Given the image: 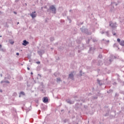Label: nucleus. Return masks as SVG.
Masks as SVG:
<instances>
[{
  "label": "nucleus",
  "mask_w": 124,
  "mask_h": 124,
  "mask_svg": "<svg viewBox=\"0 0 124 124\" xmlns=\"http://www.w3.org/2000/svg\"><path fill=\"white\" fill-rule=\"evenodd\" d=\"M49 10L50 11H51L52 13L53 14H56V13H57V9L55 7L54 5L50 6Z\"/></svg>",
  "instance_id": "nucleus-1"
},
{
  "label": "nucleus",
  "mask_w": 124,
  "mask_h": 124,
  "mask_svg": "<svg viewBox=\"0 0 124 124\" xmlns=\"http://www.w3.org/2000/svg\"><path fill=\"white\" fill-rule=\"evenodd\" d=\"M109 26H110L112 29H115V28L118 27V24H117V22L113 23L112 22H110Z\"/></svg>",
  "instance_id": "nucleus-2"
},
{
  "label": "nucleus",
  "mask_w": 124,
  "mask_h": 124,
  "mask_svg": "<svg viewBox=\"0 0 124 124\" xmlns=\"http://www.w3.org/2000/svg\"><path fill=\"white\" fill-rule=\"evenodd\" d=\"M80 30L82 32H84V33H86V34H91V33L89 32V30L87 29H85L84 27L80 28Z\"/></svg>",
  "instance_id": "nucleus-3"
},
{
  "label": "nucleus",
  "mask_w": 124,
  "mask_h": 124,
  "mask_svg": "<svg viewBox=\"0 0 124 124\" xmlns=\"http://www.w3.org/2000/svg\"><path fill=\"white\" fill-rule=\"evenodd\" d=\"M108 61H105L104 62V63L105 65L108 66L109 65L110 63L113 62V59H109L108 60L107 59Z\"/></svg>",
  "instance_id": "nucleus-4"
},
{
  "label": "nucleus",
  "mask_w": 124,
  "mask_h": 124,
  "mask_svg": "<svg viewBox=\"0 0 124 124\" xmlns=\"http://www.w3.org/2000/svg\"><path fill=\"white\" fill-rule=\"evenodd\" d=\"M74 71L72 72L69 75V78L70 79H71L72 80L74 79Z\"/></svg>",
  "instance_id": "nucleus-5"
},
{
  "label": "nucleus",
  "mask_w": 124,
  "mask_h": 124,
  "mask_svg": "<svg viewBox=\"0 0 124 124\" xmlns=\"http://www.w3.org/2000/svg\"><path fill=\"white\" fill-rule=\"evenodd\" d=\"M37 53L39 55V56L42 57L43 54H44V53H45V51L44 50H41L40 51H38Z\"/></svg>",
  "instance_id": "nucleus-6"
},
{
  "label": "nucleus",
  "mask_w": 124,
  "mask_h": 124,
  "mask_svg": "<svg viewBox=\"0 0 124 124\" xmlns=\"http://www.w3.org/2000/svg\"><path fill=\"white\" fill-rule=\"evenodd\" d=\"M36 12L34 11L32 12L31 14H30V16L33 19L34 18H35L36 17V15H35Z\"/></svg>",
  "instance_id": "nucleus-7"
},
{
  "label": "nucleus",
  "mask_w": 124,
  "mask_h": 124,
  "mask_svg": "<svg viewBox=\"0 0 124 124\" xmlns=\"http://www.w3.org/2000/svg\"><path fill=\"white\" fill-rule=\"evenodd\" d=\"M48 101L49 100L48 99V97H44L43 98V102H44V103H46V102H48Z\"/></svg>",
  "instance_id": "nucleus-8"
},
{
  "label": "nucleus",
  "mask_w": 124,
  "mask_h": 124,
  "mask_svg": "<svg viewBox=\"0 0 124 124\" xmlns=\"http://www.w3.org/2000/svg\"><path fill=\"white\" fill-rule=\"evenodd\" d=\"M95 49L94 48V47H90L89 50V53H90V54L93 53V51H94Z\"/></svg>",
  "instance_id": "nucleus-9"
},
{
  "label": "nucleus",
  "mask_w": 124,
  "mask_h": 124,
  "mask_svg": "<svg viewBox=\"0 0 124 124\" xmlns=\"http://www.w3.org/2000/svg\"><path fill=\"white\" fill-rule=\"evenodd\" d=\"M81 46V45L78 46V49H79V50H78V52L80 53V50H83V49H84V44H82L81 46H82V47H81V48H80V46Z\"/></svg>",
  "instance_id": "nucleus-10"
},
{
  "label": "nucleus",
  "mask_w": 124,
  "mask_h": 124,
  "mask_svg": "<svg viewBox=\"0 0 124 124\" xmlns=\"http://www.w3.org/2000/svg\"><path fill=\"white\" fill-rule=\"evenodd\" d=\"M28 44H29V42L27 41L26 40L23 41V43H22V45H23V46H27Z\"/></svg>",
  "instance_id": "nucleus-11"
},
{
  "label": "nucleus",
  "mask_w": 124,
  "mask_h": 124,
  "mask_svg": "<svg viewBox=\"0 0 124 124\" xmlns=\"http://www.w3.org/2000/svg\"><path fill=\"white\" fill-rule=\"evenodd\" d=\"M102 43H105V44H108V43H109V41L106 40H105L104 39H103L102 40Z\"/></svg>",
  "instance_id": "nucleus-12"
},
{
  "label": "nucleus",
  "mask_w": 124,
  "mask_h": 124,
  "mask_svg": "<svg viewBox=\"0 0 124 124\" xmlns=\"http://www.w3.org/2000/svg\"><path fill=\"white\" fill-rule=\"evenodd\" d=\"M19 97H21V96H24V95H25V93L23 91L20 92L19 93Z\"/></svg>",
  "instance_id": "nucleus-13"
},
{
  "label": "nucleus",
  "mask_w": 124,
  "mask_h": 124,
  "mask_svg": "<svg viewBox=\"0 0 124 124\" xmlns=\"http://www.w3.org/2000/svg\"><path fill=\"white\" fill-rule=\"evenodd\" d=\"M66 101V103H69V104H74V101L67 100Z\"/></svg>",
  "instance_id": "nucleus-14"
},
{
  "label": "nucleus",
  "mask_w": 124,
  "mask_h": 124,
  "mask_svg": "<svg viewBox=\"0 0 124 124\" xmlns=\"http://www.w3.org/2000/svg\"><path fill=\"white\" fill-rule=\"evenodd\" d=\"M97 82L98 84H99V85H100V86H102V85L103 84V81L101 80L97 79Z\"/></svg>",
  "instance_id": "nucleus-15"
},
{
  "label": "nucleus",
  "mask_w": 124,
  "mask_h": 124,
  "mask_svg": "<svg viewBox=\"0 0 124 124\" xmlns=\"http://www.w3.org/2000/svg\"><path fill=\"white\" fill-rule=\"evenodd\" d=\"M2 83H7L8 84H10V82H9V81L5 80L4 79L3 80L1 81L0 84H2Z\"/></svg>",
  "instance_id": "nucleus-16"
},
{
  "label": "nucleus",
  "mask_w": 124,
  "mask_h": 124,
  "mask_svg": "<svg viewBox=\"0 0 124 124\" xmlns=\"http://www.w3.org/2000/svg\"><path fill=\"white\" fill-rule=\"evenodd\" d=\"M102 64H103V62H102V61H101V60H98L97 65H102Z\"/></svg>",
  "instance_id": "nucleus-17"
},
{
  "label": "nucleus",
  "mask_w": 124,
  "mask_h": 124,
  "mask_svg": "<svg viewBox=\"0 0 124 124\" xmlns=\"http://www.w3.org/2000/svg\"><path fill=\"white\" fill-rule=\"evenodd\" d=\"M111 5H112L113 8H114V5L117 6V5H118V3H116V2H111Z\"/></svg>",
  "instance_id": "nucleus-18"
},
{
  "label": "nucleus",
  "mask_w": 124,
  "mask_h": 124,
  "mask_svg": "<svg viewBox=\"0 0 124 124\" xmlns=\"http://www.w3.org/2000/svg\"><path fill=\"white\" fill-rule=\"evenodd\" d=\"M120 23H121V24H124V17L120 19Z\"/></svg>",
  "instance_id": "nucleus-19"
},
{
  "label": "nucleus",
  "mask_w": 124,
  "mask_h": 124,
  "mask_svg": "<svg viewBox=\"0 0 124 124\" xmlns=\"http://www.w3.org/2000/svg\"><path fill=\"white\" fill-rule=\"evenodd\" d=\"M120 45L121 46H124V41H121L120 43Z\"/></svg>",
  "instance_id": "nucleus-20"
},
{
  "label": "nucleus",
  "mask_w": 124,
  "mask_h": 124,
  "mask_svg": "<svg viewBox=\"0 0 124 124\" xmlns=\"http://www.w3.org/2000/svg\"><path fill=\"white\" fill-rule=\"evenodd\" d=\"M108 93H113V90L110 89L108 91H107Z\"/></svg>",
  "instance_id": "nucleus-21"
},
{
  "label": "nucleus",
  "mask_w": 124,
  "mask_h": 124,
  "mask_svg": "<svg viewBox=\"0 0 124 124\" xmlns=\"http://www.w3.org/2000/svg\"><path fill=\"white\" fill-rule=\"evenodd\" d=\"M61 81H62V80L61 79V78H57V80H56V82H61Z\"/></svg>",
  "instance_id": "nucleus-22"
},
{
  "label": "nucleus",
  "mask_w": 124,
  "mask_h": 124,
  "mask_svg": "<svg viewBox=\"0 0 124 124\" xmlns=\"http://www.w3.org/2000/svg\"><path fill=\"white\" fill-rule=\"evenodd\" d=\"M106 34H107V36H108L109 37V36H110V35L109 34V31H107L106 32Z\"/></svg>",
  "instance_id": "nucleus-23"
},
{
  "label": "nucleus",
  "mask_w": 124,
  "mask_h": 124,
  "mask_svg": "<svg viewBox=\"0 0 124 124\" xmlns=\"http://www.w3.org/2000/svg\"><path fill=\"white\" fill-rule=\"evenodd\" d=\"M63 123H64V124H65L66 123H67V122H68V119H65L63 121Z\"/></svg>",
  "instance_id": "nucleus-24"
},
{
  "label": "nucleus",
  "mask_w": 124,
  "mask_h": 124,
  "mask_svg": "<svg viewBox=\"0 0 124 124\" xmlns=\"http://www.w3.org/2000/svg\"><path fill=\"white\" fill-rule=\"evenodd\" d=\"M50 41H54V40H55V39L54 38V37H50Z\"/></svg>",
  "instance_id": "nucleus-25"
},
{
  "label": "nucleus",
  "mask_w": 124,
  "mask_h": 124,
  "mask_svg": "<svg viewBox=\"0 0 124 124\" xmlns=\"http://www.w3.org/2000/svg\"><path fill=\"white\" fill-rule=\"evenodd\" d=\"M113 47H117L118 48V44H114L113 45Z\"/></svg>",
  "instance_id": "nucleus-26"
},
{
  "label": "nucleus",
  "mask_w": 124,
  "mask_h": 124,
  "mask_svg": "<svg viewBox=\"0 0 124 124\" xmlns=\"http://www.w3.org/2000/svg\"><path fill=\"white\" fill-rule=\"evenodd\" d=\"M98 58H99V59H102V55L99 54L98 55Z\"/></svg>",
  "instance_id": "nucleus-27"
},
{
  "label": "nucleus",
  "mask_w": 124,
  "mask_h": 124,
  "mask_svg": "<svg viewBox=\"0 0 124 124\" xmlns=\"http://www.w3.org/2000/svg\"><path fill=\"white\" fill-rule=\"evenodd\" d=\"M68 20H69V23H71V19H70V18H69V17L68 16L67 17Z\"/></svg>",
  "instance_id": "nucleus-28"
},
{
  "label": "nucleus",
  "mask_w": 124,
  "mask_h": 124,
  "mask_svg": "<svg viewBox=\"0 0 124 124\" xmlns=\"http://www.w3.org/2000/svg\"><path fill=\"white\" fill-rule=\"evenodd\" d=\"M90 41H91V39H88V41H86V43H87V44H89V43H90Z\"/></svg>",
  "instance_id": "nucleus-29"
},
{
  "label": "nucleus",
  "mask_w": 124,
  "mask_h": 124,
  "mask_svg": "<svg viewBox=\"0 0 124 124\" xmlns=\"http://www.w3.org/2000/svg\"><path fill=\"white\" fill-rule=\"evenodd\" d=\"M13 95V96H16L17 95V93L16 92L14 93Z\"/></svg>",
  "instance_id": "nucleus-30"
},
{
  "label": "nucleus",
  "mask_w": 124,
  "mask_h": 124,
  "mask_svg": "<svg viewBox=\"0 0 124 124\" xmlns=\"http://www.w3.org/2000/svg\"><path fill=\"white\" fill-rule=\"evenodd\" d=\"M105 117H107L108 116H109V113H106L105 114Z\"/></svg>",
  "instance_id": "nucleus-31"
},
{
  "label": "nucleus",
  "mask_w": 124,
  "mask_h": 124,
  "mask_svg": "<svg viewBox=\"0 0 124 124\" xmlns=\"http://www.w3.org/2000/svg\"><path fill=\"white\" fill-rule=\"evenodd\" d=\"M117 41H118V42H119V43H121V39L118 38V39H117Z\"/></svg>",
  "instance_id": "nucleus-32"
},
{
  "label": "nucleus",
  "mask_w": 124,
  "mask_h": 124,
  "mask_svg": "<svg viewBox=\"0 0 124 124\" xmlns=\"http://www.w3.org/2000/svg\"><path fill=\"white\" fill-rule=\"evenodd\" d=\"M9 42H10V44H12V45L14 44V41H11L10 42V41H9Z\"/></svg>",
  "instance_id": "nucleus-33"
},
{
  "label": "nucleus",
  "mask_w": 124,
  "mask_h": 124,
  "mask_svg": "<svg viewBox=\"0 0 124 124\" xmlns=\"http://www.w3.org/2000/svg\"><path fill=\"white\" fill-rule=\"evenodd\" d=\"M54 76H55V77H57V76H58V73H55L54 74Z\"/></svg>",
  "instance_id": "nucleus-34"
},
{
  "label": "nucleus",
  "mask_w": 124,
  "mask_h": 124,
  "mask_svg": "<svg viewBox=\"0 0 124 124\" xmlns=\"http://www.w3.org/2000/svg\"><path fill=\"white\" fill-rule=\"evenodd\" d=\"M93 42H96V41H97V40H96V39H93Z\"/></svg>",
  "instance_id": "nucleus-35"
},
{
  "label": "nucleus",
  "mask_w": 124,
  "mask_h": 124,
  "mask_svg": "<svg viewBox=\"0 0 124 124\" xmlns=\"http://www.w3.org/2000/svg\"><path fill=\"white\" fill-rule=\"evenodd\" d=\"M112 34L113 35H116V33H115V32H114L113 31H112Z\"/></svg>",
  "instance_id": "nucleus-36"
},
{
  "label": "nucleus",
  "mask_w": 124,
  "mask_h": 124,
  "mask_svg": "<svg viewBox=\"0 0 124 124\" xmlns=\"http://www.w3.org/2000/svg\"><path fill=\"white\" fill-rule=\"evenodd\" d=\"M36 63H37V64H39L40 63V62L38 61L36 62Z\"/></svg>",
  "instance_id": "nucleus-37"
},
{
  "label": "nucleus",
  "mask_w": 124,
  "mask_h": 124,
  "mask_svg": "<svg viewBox=\"0 0 124 124\" xmlns=\"http://www.w3.org/2000/svg\"><path fill=\"white\" fill-rule=\"evenodd\" d=\"M79 73L80 74V76H82V71H80Z\"/></svg>",
  "instance_id": "nucleus-38"
},
{
  "label": "nucleus",
  "mask_w": 124,
  "mask_h": 124,
  "mask_svg": "<svg viewBox=\"0 0 124 124\" xmlns=\"http://www.w3.org/2000/svg\"><path fill=\"white\" fill-rule=\"evenodd\" d=\"M119 96V94H118L117 93H115V96Z\"/></svg>",
  "instance_id": "nucleus-39"
},
{
  "label": "nucleus",
  "mask_w": 124,
  "mask_h": 124,
  "mask_svg": "<svg viewBox=\"0 0 124 124\" xmlns=\"http://www.w3.org/2000/svg\"><path fill=\"white\" fill-rule=\"evenodd\" d=\"M20 0H15V2H18Z\"/></svg>",
  "instance_id": "nucleus-40"
},
{
  "label": "nucleus",
  "mask_w": 124,
  "mask_h": 124,
  "mask_svg": "<svg viewBox=\"0 0 124 124\" xmlns=\"http://www.w3.org/2000/svg\"><path fill=\"white\" fill-rule=\"evenodd\" d=\"M100 33H101L102 34H104V31H102L100 32Z\"/></svg>",
  "instance_id": "nucleus-41"
},
{
  "label": "nucleus",
  "mask_w": 124,
  "mask_h": 124,
  "mask_svg": "<svg viewBox=\"0 0 124 124\" xmlns=\"http://www.w3.org/2000/svg\"><path fill=\"white\" fill-rule=\"evenodd\" d=\"M19 53L18 52H17V53H16V56H19Z\"/></svg>",
  "instance_id": "nucleus-42"
},
{
  "label": "nucleus",
  "mask_w": 124,
  "mask_h": 124,
  "mask_svg": "<svg viewBox=\"0 0 124 124\" xmlns=\"http://www.w3.org/2000/svg\"><path fill=\"white\" fill-rule=\"evenodd\" d=\"M93 98L94 99H97V97H94Z\"/></svg>",
  "instance_id": "nucleus-43"
},
{
  "label": "nucleus",
  "mask_w": 124,
  "mask_h": 124,
  "mask_svg": "<svg viewBox=\"0 0 124 124\" xmlns=\"http://www.w3.org/2000/svg\"><path fill=\"white\" fill-rule=\"evenodd\" d=\"M111 58H112V59H113V58H115V56H113V55H111Z\"/></svg>",
  "instance_id": "nucleus-44"
},
{
  "label": "nucleus",
  "mask_w": 124,
  "mask_h": 124,
  "mask_svg": "<svg viewBox=\"0 0 124 124\" xmlns=\"http://www.w3.org/2000/svg\"><path fill=\"white\" fill-rule=\"evenodd\" d=\"M27 69H28V70H31V69L29 67H27Z\"/></svg>",
  "instance_id": "nucleus-45"
},
{
  "label": "nucleus",
  "mask_w": 124,
  "mask_h": 124,
  "mask_svg": "<svg viewBox=\"0 0 124 124\" xmlns=\"http://www.w3.org/2000/svg\"><path fill=\"white\" fill-rule=\"evenodd\" d=\"M84 107L85 108H86V109H87V108L88 107H87V106H84Z\"/></svg>",
  "instance_id": "nucleus-46"
},
{
  "label": "nucleus",
  "mask_w": 124,
  "mask_h": 124,
  "mask_svg": "<svg viewBox=\"0 0 124 124\" xmlns=\"http://www.w3.org/2000/svg\"><path fill=\"white\" fill-rule=\"evenodd\" d=\"M2 47V46L1 45H0V48H1Z\"/></svg>",
  "instance_id": "nucleus-47"
},
{
  "label": "nucleus",
  "mask_w": 124,
  "mask_h": 124,
  "mask_svg": "<svg viewBox=\"0 0 124 124\" xmlns=\"http://www.w3.org/2000/svg\"><path fill=\"white\" fill-rule=\"evenodd\" d=\"M118 81H120V80H121V79H120V78H118Z\"/></svg>",
  "instance_id": "nucleus-48"
},
{
  "label": "nucleus",
  "mask_w": 124,
  "mask_h": 124,
  "mask_svg": "<svg viewBox=\"0 0 124 124\" xmlns=\"http://www.w3.org/2000/svg\"><path fill=\"white\" fill-rule=\"evenodd\" d=\"M14 13H15V14H17V13H16V12H14Z\"/></svg>",
  "instance_id": "nucleus-49"
},
{
  "label": "nucleus",
  "mask_w": 124,
  "mask_h": 124,
  "mask_svg": "<svg viewBox=\"0 0 124 124\" xmlns=\"http://www.w3.org/2000/svg\"><path fill=\"white\" fill-rule=\"evenodd\" d=\"M71 11H72V10H69V12H71Z\"/></svg>",
  "instance_id": "nucleus-50"
},
{
  "label": "nucleus",
  "mask_w": 124,
  "mask_h": 124,
  "mask_svg": "<svg viewBox=\"0 0 124 124\" xmlns=\"http://www.w3.org/2000/svg\"><path fill=\"white\" fill-rule=\"evenodd\" d=\"M1 51H3V48L1 49Z\"/></svg>",
  "instance_id": "nucleus-51"
},
{
  "label": "nucleus",
  "mask_w": 124,
  "mask_h": 124,
  "mask_svg": "<svg viewBox=\"0 0 124 124\" xmlns=\"http://www.w3.org/2000/svg\"><path fill=\"white\" fill-rule=\"evenodd\" d=\"M0 76H1V77H2V74H0Z\"/></svg>",
  "instance_id": "nucleus-52"
},
{
  "label": "nucleus",
  "mask_w": 124,
  "mask_h": 124,
  "mask_svg": "<svg viewBox=\"0 0 124 124\" xmlns=\"http://www.w3.org/2000/svg\"><path fill=\"white\" fill-rule=\"evenodd\" d=\"M31 74L32 75L33 74V73H32V72H31Z\"/></svg>",
  "instance_id": "nucleus-53"
},
{
  "label": "nucleus",
  "mask_w": 124,
  "mask_h": 124,
  "mask_svg": "<svg viewBox=\"0 0 124 124\" xmlns=\"http://www.w3.org/2000/svg\"><path fill=\"white\" fill-rule=\"evenodd\" d=\"M0 92H2V90H0Z\"/></svg>",
  "instance_id": "nucleus-54"
},
{
  "label": "nucleus",
  "mask_w": 124,
  "mask_h": 124,
  "mask_svg": "<svg viewBox=\"0 0 124 124\" xmlns=\"http://www.w3.org/2000/svg\"><path fill=\"white\" fill-rule=\"evenodd\" d=\"M34 82L35 83H36V81H35V80H34Z\"/></svg>",
  "instance_id": "nucleus-55"
},
{
  "label": "nucleus",
  "mask_w": 124,
  "mask_h": 124,
  "mask_svg": "<svg viewBox=\"0 0 124 124\" xmlns=\"http://www.w3.org/2000/svg\"><path fill=\"white\" fill-rule=\"evenodd\" d=\"M81 25H83V22H82V23H81Z\"/></svg>",
  "instance_id": "nucleus-56"
},
{
  "label": "nucleus",
  "mask_w": 124,
  "mask_h": 124,
  "mask_svg": "<svg viewBox=\"0 0 124 124\" xmlns=\"http://www.w3.org/2000/svg\"><path fill=\"white\" fill-rule=\"evenodd\" d=\"M123 52H124V48L123 49Z\"/></svg>",
  "instance_id": "nucleus-57"
},
{
  "label": "nucleus",
  "mask_w": 124,
  "mask_h": 124,
  "mask_svg": "<svg viewBox=\"0 0 124 124\" xmlns=\"http://www.w3.org/2000/svg\"><path fill=\"white\" fill-rule=\"evenodd\" d=\"M25 5H27V3H25Z\"/></svg>",
  "instance_id": "nucleus-58"
},
{
  "label": "nucleus",
  "mask_w": 124,
  "mask_h": 124,
  "mask_svg": "<svg viewBox=\"0 0 124 124\" xmlns=\"http://www.w3.org/2000/svg\"><path fill=\"white\" fill-rule=\"evenodd\" d=\"M53 48H51V49H52V50H53Z\"/></svg>",
  "instance_id": "nucleus-59"
},
{
  "label": "nucleus",
  "mask_w": 124,
  "mask_h": 124,
  "mask_svg": "<svg viewBox=\"0 0 124 124\" xmlns=\"http://www.w3.org/2000/svg\"><path fill=\"white\" fill-rule=\"evenodd\" d=\"M4 79H6V78H4Z\"/></svg>",
  "instance_id": "nucleus-60"
},
{
  "label": "nucleus",
  "mask_w": 124,
  "mask_h": 124,
  "mask_svg": "<svg viewBox=\"0 0 124 124\" xmlns=\"http://www.w3.org/2000/svg\"><path fill=\"white\" fill-rule=\"evenodd\" d=\"M77 42H78V40L77 41Z\"/></svg>",
  "instance_id": "nucleus-61"
},
{
  "label": "nucleus",
  "mask_w": 124,
  "mask_h": 124,
  "mask_svg": "<svg viewBox=\"0 0 124 124\" xmlns=\"http://www.w3.org/2000/svg\"><path fill=\"white\" fill-rule=\"evenodd\" d=\"M123 84H124V81L123 82Z\"/></svg>",
  "instance_id": "nucleus-62"
},
{
  "label": "nucleus",
  "mask_w": 124,
  "mask_h": 124,
  "mask_svg": "<svg viewBox=\"0 0 124 124\" xmlns=\"http://www.w3.org/2000/svg\"><path fill=\"white\" fill-rule=\"evenodd\" d=\"M19 24V22L17 23V24Z\"/></svg>",
  "instance_id": "nucleus-63"
},
{
  "label": "nucleus",
  "mask_w": 124,
  "mask_h": 124,
  "mask_svg": "<svg viewBox=\"0 0 124 124\" xmlns=\"http://www.w3.org/2000/svg\"><path fill=\"white\" fill-rule=\"evenodd\" d=\"M0 37H1V36H0Z\"/></svg>",
  "instance_id": "nucleus-64"
}]
</instances>
